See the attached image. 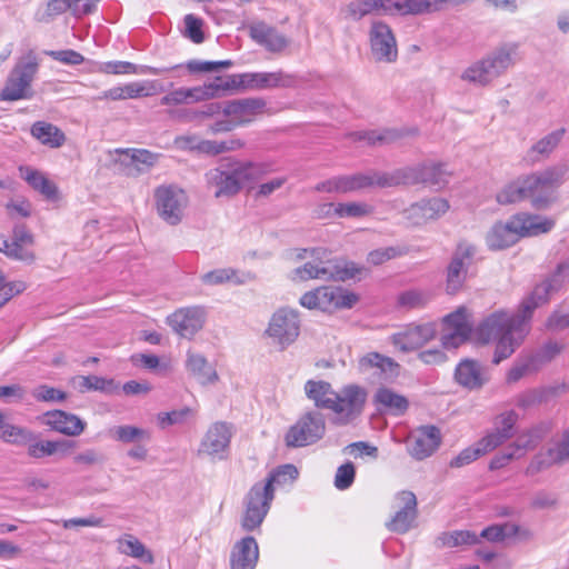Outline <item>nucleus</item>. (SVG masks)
I'll return each instance as SVG.
<instances>
[{"instance_id": "69168bd1", "label": "nucleus", "mask_w": 569, "mask_h": 569, "mask_svg": "<svg viewBox=\"0 0 569 569\" xmlns=\"http://www.w3.org/2000/svg\"><path fill=\"white\" fill-rule=\"evenodd\" d=\"M6 210L11 218H28L32 212V204L23 197L11 200L6 204Z\"/></svg>"}, {"instance_id": "e433bc0d", "label": "nucleus", "mask_w": 569, "mask_h": 569, "mask_svg": "<svg viewBox=\"0 0 569 569\" xmlns=\"http://www.w3.org/2000/svg\"><path fill=\"white\" fill-rule=\"evenodd\" d=\"M228 92L226 77H217L203 86L184 88L186 103H196L219 98Z\"/></svg>"}, {"instance_id": "412c9836", "label": "nucleus", "mask_w": 569, "mask_h": 569, "mask_svg": "<svg viewBox=\"0 0 569 569\" xmlns=\"http://www.w3.org/2000/svg\"><path fill=\"white\" fill-rule=\"evenodd\" d=\"M436 332V323L433 322L411 323L402 331L392 335L391 342L400 351L408 352L425 346L435 338Z\"/></svg>"}, {"instance_id": "13d9d810", "label": "nucleus", "mask_w": 569, "mask_h": 569, "mask_svg": "<svg viewBox=\"0 0 569 569\" xmlns=\"http://www.w3.org/2000/svg\"><path fill=\"white\" fill-rule=\"evenodd\" d=\"M431 296L428 292L421 290H408L399 296L398 302L402 307L413 309L426 306Z\"/></svg>"}, {"instance_id": "a211bd4d", "label": "nucleus", "mask_w": 569, "mask_h": 569, "mask_svg": "<svg viewBox=\"0 0 569 569\" xmlns=\"http://www.w3.org/2000/svg\"><path fill=\"white\" fill-rule=\"evenodd\" d=\"M118 158L114 162L121 167L122 172L128 177H138L153 168L160 158L159 153L147 149H116Z\"/></svg>"}, {"instance_id": "2f4dec72", "label": "nucleus", "mask_w": 569, "mask_h": 569, "mask_svg": "<svg viewBox=\"0 0 569 569\" xmlns=\"http://www.w3.org/2000/svg\"><path fill=\"white\" fill-rule=\"evenodd\" d=\"M43 419L52 430L69 437L79 436L86 429V422L78 416L62 410L48 411L43 415Z\"/></svg>"}, {"instance_id": "a19ab883", "label": "nucleus", "mask_w": 569, "mask_h": 569, "mask_svg": "<svg viewBox=\"0 0 569 569\" xmlns=\"http://www.w3.org/2000/svg\"><path fill=\"white\" fill-rule=\"evenodd\" d=\"M305 392L317 408L328 410L332 407L337 395L331 385L322 380H308L305 385Z\"/></svg>"}, {"instance_id": "3c124183", "label": "nucleus", "mask_w": 569, "mask_h": 569, "mask_svg": "<svg viewBox=\"0 0 569 569\" xmlns=\"http://www.w3.org/2000/svg\"><path fill=\"white\" fill-rule=\"evenodd\" d=\"M72 9L70 0H49L44 9H39L34 18L38 22H50L57 16Z\"/></svg>"}, {"instance_id": "338daca9", "label": "nucleus", "mask_w": 569, "mask_h": 569, "mask_svg": "<svg viewBox=\"0 0 569 569\" xmlns=\"http://www.w3.org/2000/svg\"><path fill=\"white\" fill-rule=\"evenodd\" d=\"M28 455L34 459L53 456V440H37V438L29 443Z\"/></svg>"}, {"instance_id": "79ce46f5", "label": "nucleus", "mask_w": 569, "mask_h": 569, "mask_svg": "<svg viewBox=\"0 0 569 569\" xmlns=\"http://www.w3.org/2000/svg\"><path fill=\"white\" fill-rule=\"evenodd\" d=\"M117 550L126 556L140 559L146 563H153L154 558L150 550L133 535L126 533L117 539Z\"/></svg>"}, {"instance_id": "2eb2a0df", "label": "nucleus", "mask_w": 569, "mask_h": 569, "mask_svg": "<svg viewBox=\"0 0 569 569\" xmlns=\"http://www.w3.org/2000/svg\"><path fill=\"white\" fill-rule=\"evenodd\" d=\"M471 331V316L466 307H459L442 319L441 343L446 349H456L469 339Z\"/></svg>"}, {"instance_id": "1a4fd4ad", "label": "nucleus", "mask_w": 569, "mask_h": 569, "mask_svg": "<svg viewBox=\"0 0 569 569\" xmlns=\"http://www.w3.org/2000/svg\"><path fill=\"white\" fill-rule=\"evenodd\" d=\"M325 433L326 421L323 415L319 411H308L288 429L284 442L289 448L307 447L318 442Z\"/></svg>"}, {"instance_id": "9d476101", "label": "nucleus", "mask_w": 569, "mask_h": 569, "mask_svg": "<svg viewBox=\"0 0 569 569\" xmlns=\"http://www.w3.org/2000/svg\"><path fill=\"white\" fill-rule=\"evenodd\" d=\"M367 391L357 385L345 386L337 392L330 410L336 415L333 422L346 426L356 420L363 411Z\"/></svg>"}, {"instance_id": "20e7f679", "label": "nucleus", "mask_w": 569, "mask_h": 569, "mask_svg": "<svg viewBox=\"0 0 569 569\" xmlns=\"http://www.w3.org/2000/svg\"><path fill=\"white\" fill-rule=\"evenodd\" d=\"M519 43L503 42L462 73L461 79L477 86H487L512 68L519 60Z\"/></svg>"}, {"instance_id": "4be33fe9", "label": "nucleus", "mask_w": 569, "mask_h": 569, "mask_svg": "<svg viewBox=\"0 0 569 569\" xmlns=\"http://www.w3.org/2000/svg\"><path fill=\"white\" fill-rule=\"evenodd\" d=\"M441 443L440 430L435 426H422L407 440L408 452L417 460L430 457Z\"/></svg>"}, {"instance_id": "dca6fc26", "label": "nucleus", "mask_w": 569, "mask_h": 569, "mask_svg": "<svg viewBox=\"0 0 569 569\" xmlns=\"http://www.w3.org/2000/svg\"><path fill=\"white\" fill-rule=\"evenodd\" d=\"M156 206L159 216L169 224L181 221L188 204L186 192L176 186H160L154 190Z\"/></svg>"}, {"instance_id": "0eeeda50", "label": "nucleus", "mask_w": 569, "mask_h": 569, "mask_svg": "<svg viewBox=\"0 0 569 569\" xmlns=\"http://www.w3.org/2000/svg\"><path fill=\"white\" fill-rule=\"evenodd\" d=\"M228 91L231 90H268L274 88H292L298 80L295 74L283 70L273 72H246L226 77Z\"/></svg>"}, {"instance_id": "680f3d73", "label": "nucleus", "mask_w": 569, "mask_h": 569, "mask_svg": "<svg viewBox=\"0 0 569 569\" xmlns=\"http://www.w3.org/2000/svg\"><path fill=\"white\" fill-rule=\"evenodd\" d=\"M27 289V283L22 280H14L0 283V308L7 305L13 297L22 293Z\"/></svg>"}, {"instance_id": "bf43d9fd", "label": "nucleus", "mask_w": 569, "mask_h": 569, "mask_svg": "<svg viewBox=\"0 0 569 569\" xmlns=\"http://www.w3.org/2000/svg\"><path fill=\"white\" fill-rule=\"evenodd\" d=\"M230 60H223V61H199V60H191L186 63V68L191 73H202V72H213L221 68H229L231 66ZM181 69L184 68L183 64H180ZM180 70V68L178 69Z\"/></svg>"}, {"instance_id": "6ab92c4d", "label": "nucleus", "mask_w": 569, "mask_h": 569, "mask_svg": "<svg viewBox=\"0 0 569 569\" xmlns=\"http://www.w3.org/2000/svg\"><path fill=\"white\" fill-rule=\"evenodd\" d=\"M232 433L231 425L222 421L212 423L201 440L199 452L220 460L226 458Z\"/></svg>"}, {"instance_id": "a878e982", "label": "nucleus", "mask_w": 569, "mask_h": 569, "mask_svg": "<svg viewBox=\"0 0 569 569\" xmlns=\"http://www.w3.org/2000/svg\"><path fill=\"white\" fill-rule=\"evenodd\" d=\"M361 373L371 375L380 381H388L397 377L399 365L393 359L378 352H369L358 362Z\"/></svg>"}, {"instance_id": "72a5a7b5", "label": "nucleus", "mask_w": 569, "mask_h": 569, "mask_svg": "<svg viewBox=\"0 0 569 569\" xmlns=\"http://www.w3.org/2000/svg\"><path fill=\"white\" fill-rule=\"evenodd\" d=\"M318 298V309L322 311H332L340 308H351L358 297L355 293L343 291L335 287H320L316 289Z\"/></svg>"}, {"instance_id": "f257e3e1", "label": "nucleus", "mask_w": 569, "mask_h": 569, "mask_svg": "<svg viewBox=\"0 0 569 569\" xmlns=\"http://www.w3.org/2000/svg\"><path fill=\"white\" fill-rule=\"evenodd\" d=\"M530 332V323L518 315L500 310L488 316L476 329L479 341H496L492 362L499 365L521 346Z\"/></svg>"}, {"instance_id": "7ed1b4c3", "label": "nucleus", "mask_w": 569, "mask_h": 569, "mask_svg": "<svg viewBox=\"0 0 569 569\" xmlns=\"http://www.w3.org/2000/svg\"><path fill=\"white\" fill-rule=\"evenodd\" d=\"M555 220L538 214L520 213L507 222H497L487 233L486 242L491 250H501L515 244L520 238L549 232Z\"/></svg>"}, {"instance_id": "c756f323", "label": "nucleus", "mask_w": 569, "mask_h": 569, "mask_svg": "<svg viewBox=\"0 0 569 569\" xmlns=\"http://www.w3.org/2000/svg\"><path fill=\"white\" fill-rule=\"evenodd\" d=\"M397 498L402 507L396 512L387 527L393 532L405 533L412 527L417 518V498L411 491H401Z\"/></svg>"}, {"instance_id": "393cba45", "label": "nucleus", "mask_w": 569, "mask_h": 569, "mask_svg": "<svg viewBox=\"0 0 569 569\" xmlns=\"http://www.w3.org/2000/svg\"><path fill=\"white\" fill-rule=\"evenodd\" d=\"M161 90L162 88L158 89V82L154 80L133 81L104 90L97 99L112 101L137 99L153 96Z\"/></svg>"}, {"instance_id": "e2e57ef3", "label": "nucleus", "mask_w": 569, "mask_h": 569, "mask_svg": "<svg viewBox=\"0 0 569 569\" xmlns=\"http://www.w3.org/2000/svg\"><path fill=\"white\" fill-rule=\"evenodd\" d=\"M183 21L186 27L184 36L194 43H202L204 41L202 20L193 14H187Z\"/></svg>"}, {"instance_id": "864d4df0", "label": "nucleus", "mask_w": 569, "mask_h": 569, "mask_svg": "<svg viewBox=\"0 0 569 569\" xmlns=\"http://www.w3.org/2000/svg\"><path fill=\"white\" fill-rule=\"evenodd\" d=\"M557 453L558 451L556 447H553L549 448L546 452H540L535 456L527 467V475H536L553 463L562 462L561 458H557Z\"/></svg>"}, {"instance_id": "6e6552de", "label": "nucleus", "mask_w": 569, "mask_h": 569, "mask_svg": "<svg viewBox=\"0 0 569 569\" xmlns=\"http://www.w3.org/2000/svg\"><path fill=\"white\" fill-rule=\"evenodd\" d=\"M279 477L280 473L278 472L269 481L257 482L248 492L241 521L244 530L252 531L262 523L273 499V481L278 480Z\"/></svg>"}, {"instance_id": "a18cd8bd", "label": "nucleus", "mask_w": 569, "mask_h": 569, "mask_svg": "<svg viewBox=\"0 0 569 569\" xmlns=\"http://www.w3.org/2000/svg\"><path fill=\"white\" fill-rule=\"evenodd\" d=\"M496 200L500 204H512L528 200L523 176L506 183L496 194Z\"/></svg>"}, {"instance_id": "423d86ee", "label": "nucleus", "mask_w": 569, "mask_h": 569, "mask_svg": "<svg viewBox=\"0 0 569 569\" xmlns=\"http://www.w3.org/2000/svg\"><path fill=\"white\" fill-rule=\"evenodd\" d=\"M569 280V262L565 261L557 266L556 270L540 283L532 292L523 299L519 311L516 313L530 323L533 311L548 303L551 296L558 292L563 283Z\"/></svg>"}, {"instance_id": "4468645a", "label": "nucleus", "mask_w": 569, "mask_h": 569, "mask_svg": "<svg viewBox=\"0 0 569 569\" xmlns=\"http://www.w3.org/2000/svg\"><path fill=\"white\" fill-rule=\"evenodd\" d=\"M38 70V63L28 61L18 63L10 72L0 93L3 101H17L32 97L31 83Z\"/></svg>"}, {"instance_id": "8fccbe9b", "label": "nucleus", "mask_w": 569, "mask_h": 569, "mask_svg": "<svg viewBox=\"0 0 569 569\" xmlns=\"http://www.w3.org/2000/svg\"><path fill=\"white\" fill-rule=\"evenodd\" d=\"M479 541L478 536L469 530H457L452 532H443L437 538L440 547H458L465 545H475Z\"/></svg>"}, {"instance_id": "b1692460", "label": "nucleus", "mask_w": 569, "mask_h": 569, "mask_svg": "<svg viewBox=\"0 0 569 569\" xmlns=\"http://www.w3.org/2000/svg\"><path fill=\"white\" fill-rule=\"evenodd\" d=\"M449 210V202L439 197L423 199L403 211L405 218L413 226H422L436 220Z\"/></svg>"}, {"instance_id": "c85d7f7f", "label": "nucleus", "mask_w": 569, "mask_h": 569, "mask_svg": "<svg viewBox=\"0 0 569 569\" xmlns=\"http://www.w3.org/2000/svg\"><path fill=\"white\" fill-rule=\"evenodd\" d=\"M458 385L469 390L482 388L489 380L488 372L478 361L471 359L461 360L455 371Z\"/></svg>"}, {"instance_id": "4c0bfd02", "label": "nucleus", "mask_w": 569, "mask_h": 569, "mask_svg": "<svg viewBox=\"0 0 569 569\" xmlns=\"http://www.w3.org/2000/svg\"><path fill=\"white\" fill-rule=\"evenodd\" d=\"M397 3L393 0H353L348 6L349 14L359 20L367 14H395Z\"/></svg>"}, {"instance_id": "0e129e2a", "label": "nucleus", "mask_w": 569, "mask_h": 569, "mask_svg": "<svg viewBox=\"0 0 569 569\" xmlns=\"http://www.w3.org/2000/svg\"><path fill=\"white\" fill-rule=\"evenodd\" d=\"M517 420L518 415L513 410L502 412L495 420V429L502 435H507L506 439H510L513 435V427Z\"/></svg>"}, {"instance_id": "cd10ccee", "label": "nucleus", "mask_w": 569, "mask_h": 569, "mask_svg": "<svg viewBox=\"0 0 569 569\" xmlns=\"http://www.w3.org/2000/svg\"><path fill=\"white\" fill-rule=\"evenodd\" d=\"M266 108V101L261 98H246L223 103L222 113L232 118L237 126L252 121L253 117Z\"/></svg>"}, {"instance_id": "774afa93", "label": "nucleus", "mask_w": 569, "mask_h": 569, "mask_svg": "<svg viewBox=\"0 0 569 569\" xmlns=\"http://www.w3.org/2000/svg\"><path fill=\"white\" fill-rule=\"evenodd\" d=\"M506 436L507 435H502L497 429H495L492 432L480 439L477 442V446L480 449L482 456L495 450L497 447L507 441L508 439H506Z\"/></svg>"}, {"instance_id": "49530a36", "label": "nucleus", "mask_w": 569, "mask_h": 569, "mask_svg": "<svg viewBox=\"0 0 569 569\" xmlns=\"http://www.w3.org/2000/svg\"><path fill=\"white\" fill-rule=\"evenodd\" d=\"M375 400L395 415H401L408 408V400L403 396L387 388H380L375 396Z\"/></svg>"}, {"instance_id": "bb28decb", "label": "nucleus", "mask_w": 569, "mask_h": 569, "mask_svg": "<svg viewBox=\"0 0 569 569\" xmlns=\"http://www.w3.org/2000/svg\"><path fill=\"white\" fill-rule=\"evenodd\" d=\"M351 274L340 269L333 261L306 262L302 267L295 269L292 279L302 281L309 279L346 280Z\"/></svg>"}, {"instance_id": "5701e85b", "label": "nucleus", "mask_w": 569, "mask_h": 569, "mask_svg": "<svg viewBox=\"0 0 569 569\" xmlns=\"http://www.w3.org/2000/svg\"><path fill=\"white\" fill-rule=\"evenodd\" d=\"M206 311L202 307L181 308L167 319L172 330L182 338L193 337L204 325Z\"/></svg>"}, {"instance_id": "7c9ffc66", "label": "nucleus", "mask_w": 569, "mask_h": 569, "mask_svg": "<svg viewBox=\"0 0 569 569\" xmlns=\"http://www.w3.org/2000/svg\"><path fill=\"white\" fill-rule=\"evenodd\" d=\"M249 34L253 41L270 52H280L289 44L283 34L263 21L252 22L249 26Z\"/></svg>"}, {"instance_id": "c9c22d12", "label": "nucleus", "mask_w": 569, "mask_h": 569, "mask_svg": "<svg viewBox=\"0 0 569 569\" xmlns=\"http://www.w3.org/2000/svg\"><path fill=\"white\" fill-rule=\"evenodd\" d=\"M20 177L37 192L48 200L58 199V187L43 172L30 166L19 167Z\"/></svg>"}, {"instance_id": "aec40b11", "label": "nucleus", "mask_w": 569, "mask_h": 569, "mask_svg": "<svg viewBox=\"0 0 569 569\" xmlns=\"http://www.w3.org/2000/svg\"><path fill=\"white\" fill-rule=\"evenodd\" d=\"M342 193L357 192L369 188L395 187L393 171L368 170L352 174H341Z\"/></svg>"}, {"instance_id": "39448f33", "label": "nucleus", "mask_w": 569, "mask_h": 569, "mask_svg": "<svg viewBox=\"0 0 569 569\" xmlns=\"http://www.w3.org/2000/svg\"><path fill=\"white\" fill-rule=\"evenodd\" d=\"M567 171V166H553L522 174L528 200L535 209H546L555 201V191L563 183Z\"/></svg>"}, {"instance_id": "052dcab7", "label": "nucleus", "mask_w": 569, "mask_h": 569, "mask_svg": "<svg viewBox=\"0 0 569 569\" xmlns=\"http://www.w3.org/2000/svg\"><path fill=\"white\" fill-rule=\"evenodd\" d=\"M356 477V468L352 462L348 461L341 465L335 476V487L339 490L349 489Z\"/></svg>"}, {"instance_id": "f03ea898", "label": "nucleus", "mask_w": 569, "mask_h": 569, "mask_svg": "<svg viewBox=\"0 0 569 569\" xmlns=\"http://www.w3.org/2000/svg\"><path fill=\"white\" fill-rule=\"evenodd\" d=\"M271 170L266 163L223 158L217 168L207 172L206 178L216 198H229L240 192L244 183L254 181Z\"/></svg>"}, {"instance_id": "4d7b16f0", "label": "nucleus", "mask_w": 569, "mask_h": 569, "mask_svg": "<svg viewBox=\"0 0 569 569\" xmlns=\"http://www.w3.org/2000/svg\"><path fill=\"white\" fill-rule=\"evenodd\" d=\"M373 212V208L366 202H339L338 218H362Z\"/></svg>"}, {"instance_id": "ea45409f", "label": "nucleus", "mask_w": 569, "mask_h": 569, "mask_svg": "<svg viewBox=\"0 0 569 569\" xmlns=\"http://www.w3.org/2000/svg\"><path fill=\"white\" fill-rule=\"evenodd\" d=\"M186 366L188 371L201 383H213L218 380L216 369L208 363L207 359L197 352L188 351Z\"/></svg>"}, {"instance_id": "603ef678", "label": "nucleus", "mask_w": 569, "mask_h": 569, "mask_svg": "<svg viewBox=\"0 0 569 569\" xmlns=\"http://www.w3.org/2000/svg\"><path fill=\"white\" fill-rule=\"evenodd\" d=\"M545 327L552 332H560L569 328V302L565 301L550 313Z\"/></svg>"}, {"instance_id": "09e8293b", "label": "nucleus", "mask_w": 569, "mask_h": 569, "mask_svg": "<svg viewBox=\"0 0 569 569\" xmlns=\"http://www.w3.org/2000/svg\"><path fill=\"white\" fill-rule=\"evenodd\" d=\"M1 438L9 443L27 445L36 439V435L27 428L0 422Z\"/></svg>"}, {"instance_id": "5fc2aeb1", "label": "nucleus", "mask_w": 569, "mask_h": 569, "mask_svg": "<svg viewBox=\"0 0 569 569\" xmlns=\"http://www.w3.org/2000/svg\"><path fill=\"white\" fill-rule=\"evenodd\" d=\"M349 137L353 141H365L368 144L386 143L393 141L398 136L392 130H386L383 132L378 131H358L352 132Z\"/></svg>"}, {"instance_id": "58836bf2", "label": "nucleus", "mask_w": 569, "mask_h": 569, "mask_svg": "<svg viewBox=\"0 0 569 569\" xmlns=\"http://www.w3.org/2000/svg\"><path fill=\"white\" fill-rule=\"evenodd\" d=\"M565 134V129L555 130L540 140H538L526 154V160L535 164L550 156V153L557 148Z\"/></svg>"}, {"instance_id": "473e14b6", "label": "nucleus", "mask_w": 569, "mask_h": 569, "mask_svg": "<svg viewBox=\"0 0 569 569\" xmlns=\"http://www.w3.org/2000/svg\"><path fill=\"white\" fill-rule=\"evenodd\" d=\"M259 558V548L253 537L238 541L230 555L231 569H254Z\"/></svg>"}, {"instance_id": "f704fd0d", "label": "nucleus", "mask_w": 569, "mask_h": 569, "mask_svg": "<svg viewBox=\"0 0 569 569\" xmlns=\"http://www.w3.org/2000/svg\"><path fill=\"white\" fill-rule=\"evenodd\" d=\"M181 66H171V67H151V66H138L128 61H111L101 64L99 70L104 73L112 74H152L160 76L168 73L170 71H174V69H179Z\"/></svg>"}, {"instance_id": "9b49d317", "label": "nucleus", "mask_w": 569, "mask_h": 569, "mask_svg": "<svg viewBox=\"0 0 569 569\" xmlns=\"http://www.w3.org/2000/svg\"><path fill=\"white\" fill-rule=\"evenodd\" d=\"M449 172L441 163H423L393 170L395 187L423 183L442 188L448 183Z\"/></svg>"}, {"instance_id": "de8ad7c7", "label": "nucleus", "mask_w": 569, "mask_h": 569, "mask_svg": "<svg viewBox=\"0 0 569 569\" xmlns=\"http://www.w3.org/2000/svg\"><path fill=\"white\" fill-rule=\"evenodd\" d=\"M110 433L116 440L123 443L143 442L151 438L149 430L130 425L114 427Z\"/></svg>"}, {"instance_id": "c03bdc74", "label": "nucleus", "mask_w": 569, "mask_h": 569, "mask_svg": "<svg viewBox=\"0 0 569 569\" xmlns=\"http://www.w3.org/2000/svg\"><path fill=\"white\" fill-rule=\"evenodd\" d=\"M250 273H241L233 268H221L216 269L202 274L201 280L203 283L209 286H218L223 283L243 284L248 280H251Z\"/></svg>"}, {"instance_id": "f3484780", "label": "nucleus", "mask_w": 569, "mask_h": 569, "mask_svg": "<svg viewBox=\"0 0 569 569\" xmlns=\"http://www.w3.org/2000/svg\"><path fill=\"white\" fill-rule=\"evenodd\" d=\"M369 41L372 57L379 62H395L398 47L391 28L382 21H373L369 30Z\"/></svg>"}, {"instance_id": "ddd939ff", "label": "nucleus", "mask_w": 569, "mask_h": 569, "mask_svg": "<svg viewBox=\"0 0 569 569\" xmlns=\"http://www.w3.org/2000/svg\"><path fill=\"white\" fill-rule=\"evenodd\" d=\"M273 343L280 346L281 349L292 345L300 333V319L298 311L290 308H280L277 310L266 330Z\"/></svg>"}, {"instance_id": "6e6d98bb", "label": "nucleus", "mask_w": 569, "mask_h": 569, "mask_svg": "<svg viewBox=\"0 0 569 569\" xmlns=\"http://www.w3.org/2000/svg\"><path fill=\"white\" fill-rule=\"evenodd\" d=\"M193 410L189 407H184L178 410H172L170 412H160L157 417L158 425L160 428L166 429L172 425H182L190 417L193 416Z\"/></svg>"}, {"instance_id": "f8f14e48", "label": "nucleus", "mask_w": 569, "mask_h": 569, "mask_svg": "<svg viewBox=\"0 0 569 569\" xmlns=\"http://www.w3.org/2000/svg\"><path fill=\"white\" fill-rule=\"evenodd\" d=\"M476 252V247L466 240H462L457 244V248L453 251V254L447 267V293L455 295L463 288L468 274V269L472 263Z\"/></svg>"}, {"instance_id": "37998d69", "label": "nucleus", "mask_w": 569, "mask_h": 569, "mask_svg": "<svg viewBox=\"0 0 569 569\" xmlns=\"http://www.w3.org/2000/svg\"><path fill=\"white\" fill-rule=\"evenodd\" d=\"M31 134L40 143L50 148H59L66 141V136L57 126L46 122L37 121L31 127Z\"/></svg>"}]
</instances>
